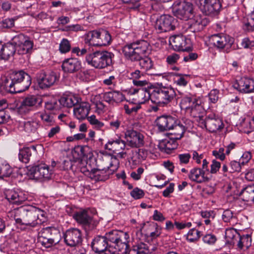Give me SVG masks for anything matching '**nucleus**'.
<instances>
[{"label":"nucleus","instance_id":"nucleus-1","mask_svg":"<svg viewBox=\"0 0 254 254\" xmlns=\"http://www.w3.org/2000/svg\"><path fill=\"white\" fill-rule=\"evenodd\" d=\"M31 77L23 70L11 71L3 79L1 87L10 93H20L29 88Z\"/></svg>","mask_w":254,"mask_h":254},{"label":"nucleus","instance_id":"nucleus-2","mask_svg":"<svg viewBox=\"0 0 254 254\" xmlns=\"http://www.w3.org/2000/svg\"><path fill=\"white\" fill-rule=\"evenodd\" d=\"M15 222L21 225L34 227L47 220L46 213L43 210L32 205L23 206L16 211Z\"/></svg>","mask_w":254,"mask_h":254},{"label":"nucleus","instance_id":"nucleus-3","mask_svg":"<svg viewBox=\"0 0 254 254\" xmlns=\"http://www.w3.org/2000/svg\"><path fill=\"white\" fill-rule=\"evenodd\" d=\"M113 254H127L129 249V235L127 232L113 230L104 235Z\"/></svg>","mask_w":254,"mask_h":254},{"label":"nucleus","instance_id":"nucleus-4","mask_svg":"<svg viewBox=\"0 0 254 254\" xmlns=\"http://www.w3.org/2000/svg\"><path fill=\"white\" fill-rule=\"evenodd\" d=\"M151 102L161 105L167 106L175 98L177 94L171 85L157 83L151 89Z\"/></svg>","mask_w":254,"mask_h":254},{"label":"nucleus","instance_id":"nucleus-5","mask_svg":"<svg viewBox=\"0 0 254 254\" xmlns=\"http://www.w3.org/2000/svg\"><path fill=\"white\" fill-rule=\"evenodd\" d=\"M114 54L106 50L96 51L86 55L87 64L97 69H103L113 64Z\"/></svg>","mask_w":254,"mask_h":254},{"label":"nucleus","instance_id":"nucleus-6","mask_svg":"<svg viewBox=\"0 0 254 254\" xmlns=\"http://www.w3.org/2000/svg\"><path fill=\"white\" fill-rule=\"evenodd\" d=\"M149 44L146 41L140 40L127 44L122 49L125 58L131 62H135L146 54Z\"/></svg>","mask_w":254,"mask_h":254},{"label":"nucleus","instance_id":"nucleus-7","mask_svg":"<svg viewBox=\"0 0 254 254\" xmlns=\"http://www.w3.org/2000/svg\"><path fill=\"white\" fill-rule=\"evenodd\" d=\"M119 160L115 156L111 158L110 166L102 167L97 165V167L91 170L89 173L88 177L95 182L105 181L108 180L110 175L113 174L118 168Z\"/></svg>","mask_w":254,"mask_h":254},{"label":"nucleus","instance_id":"nucleus-8","mask_svg":"<svg viewBox=\"0 0 254 254\" xmlns=\"http://www.w3.org/2000/svg\"><path fill=\"white\" fill-rule=\"evenodd\" d=\"M173 12L175 16L181 19L187 21L190 19L193 13L191 0L176 1L173 4Z\"/></svg>","mask_w":254,"mask_h":254},{"label":"nucleus","instance_id":"nucleus-9","mask_svg":"<svg viewBox=\"0 0 254 254\" xmlns=\"http://www.w3.org/2000/svg\"><path fill=\"white\" fill-rule=\"evenodd\" d=\"M12 43L15 44L18 55L30 54L32 53L34 43L29 36L20 33L14 36L12 39Z\"/></svg>","mask_w":254,"mask_h":254},{"label":"nucleus","instance_id":"nucleus-10","mask_svg":"<svg viewBox=\"0 0 254 254\" xmlns=\"http://www.w3.org/2000/svg\"><path fill=\"white\" fill-rule=\"evenodd\" d=\"M208 23L206 18H202L199 15L191 16L190 19L182 25V31L184 34L190 35V33H195L202 30Z\"/></svg>","mask_w":254,"mask_h":254},{"label":"nucleus","instance_id":"nucleus-11","mask_svg":"<svg viewBox=\"0 0 254 254\" xmlns=\"http://www.w3.org/2000/svg\"><path fill=\"white\" fill-rule=\"evenodd\" d=\"M42 98L36 95H28L23 99L17 108V112L21 115H27L37 110L41 106Z\"/></svg>","mask_w":254,"mask_h":254},{"label":"nucleus","instance_id":"nucleus-12","mask_svg":"<svg viewBox=\"0 0 254 254\" xmlns=\"http://www.w3.org/2000/svg\"><path fill=\"white\" fill-rule=\"evenodd\" d=\"M194 3L203 13L207 15H217L222 8L220 0H194Z\"/></svg>","mask_w":254,"mask_h":254},{"label":"nucleus","instance_id":"nucleus-13","mask_svg":"<svg viewBox=\"0 0 254 254\" xmlns=\"http://www.w3.org/2000/svg\"><path fill=\"white\" fill-rule=\"evenodd\" d=\"M178 25V20L173 16L163 14L155 22V28L158 33L167 32L175 30Z\"/></svg>","mask_w":254,"mask_h":254},{"label":"nucleus","instance_id":"nucleus-14","mask_svg":"<svg viewBox=\"0 0 254 254\" xmlns=\"http://www.w3.org/2000/svg\"><path fill=\"white\" fill-rule=\"evenodd\" d=\"M210 41L211 44L219 50H224V51L228 53L232 49L234 42V39L229 35L220 33L211 36Z\"/></svg>","mask_w":254,"mask_h":254},{"label":"nucleus","instance_id":"nucleus-15","mask_svg":"<svg viewBox=\"0 0 254 254\" xmlns=\"http://www.w3.org/2000/svg\"><path fill=\"white\" fill-rule=\"evenodd\" d=\"M169 43L176 51H189L192 48L190 39L182 35H175L170 37Z\"/></svg>","mask_w":254,"mask_h":254},{"label":"nucleus","instance_id":"nucleus-16","mask_svg":"<svg viewBox=\"0 0 254 254\" xmlns=\"http://www.w3.org/2000/svg\"><path fill=\"white\" fill-rule=\"evenodd\" d=\"M73 218L81 224L86 231H90L95 228L98 222L86 210L77 212L74 214Z\"/></svg>","mask_w":254,"mask_h":254},{"label":"nucleus","instance_id":"nucleus-17","mask_svg":"<svg viewBox=\"0 0 254 254\" xmlns=\"http://www.w3.org/2000/svg\"><path fill=\"white\" fill-rule=\"evenodd\" d=\"M65 243L70 247H77L82 242L81 231L77 228L67 230L64 235Z\"/></svg>","mask_w":254,"mask_h":254},{"label":"nucleus","instance_id":"nucleus-18","mask_svg":"<svg viewBox=\"0 0 254 254\" xmlns=\"http://www.w3.org/2000/svg\"><path fill=\"white\" fill-rule=\"evenodd\" d=\"M29 173L35 179H49L51 177L52 171L49 170V166L41 163L31 167L29 169Z\"/></svg>","mask_w":254,"mask_h":254},{"label":"nucleus","instance_id":"nucleus-19","mask_svg":"<svg viewBox=\"0 0 254 254\" xmlns=\"http://www.w3.org/2000/svg\"><path fill=\"white\" fill-rule=\"evenodd\" d=\"M233 87L242 94H250L254 92V79L248 77H243L237 80Z\"/></svg>","mask_w":254,"mask_h":254},{"label":"nucleus","instance_id":"nucleus-20","mask_svg":"<svg viewBox=\"0 0 254 254\" xmlns=\"http://www.w3.org/2000/svg\"><path fill=\"white\" fill-rule=\"evenodd\" d=\"M125 137L128 145L131 147L139 148L144 145V136L138 131L128 129L125 132Z\"/></svg>","mask_w":254,"mask_h":254},{"label":"nucleus","instance_id":"nucleus-21","mask_svg":"<svg viewBox=\"0 0 254 254\" xmlns=\"http://www.w3.org/2000/svg\"><path fill=\"white\" fill-rule=\"evenodd\" d=\"M58 79V77L54 72L45 73L41 72L37 75V82L41 89H45L53 85Z\"/></svg>","mask_w":254,"mask_h":254},{"label":"nucleus","instance_id":"nucleus-22","mask_svg":"<svg viewBox=\"0 0 254 254\" xmlns=\"http://www.w3.org/2000/svg\"><path fill=\"white\" fill-rule=\"evenodd\" d=\"M177 119L170 115H162L158 117L155 122L160 131L170 130L175 125Z\"/></svg>","mask_w":254,"mask_h":254},{"label":"nucleus","instance_id":"nucleus-23","mask_svg":"<svg viewBox=\"0 0 254 254\" xmlns=\"http://www.w3.org/2000/svg\"><path fill=\"white\" fill-rule=\"evenodd\" d=\"M6 199L11 203L20 205L27 199L23 191L15 190H7L4 192Z\"/></svg>","mask_w":254,"mask_h":254},{"label":"nucleus","instance_id":"nucleus-24","mask_svg":"<svg viewBox=\"0 0 254 254\" xmlns=\"http://www.w3.org/2000/svg\"><path fill=\"white\" fill-rule=\"evenodd\" d=\"M81 62L77 58L65 59L62 63V68L64 72L73 73L81 68Z\"/></svg>","mask_w":254,"mask_h":254},{"label":"nucleus","instance_id":"nucleus-25","mask_svg":"<svg viewBox=\"0 0 254 254\" xmlns=\"http://www.w3.org/2000/svg\"><path fill=\"white\" fill-rule=\"evenodd\" d=\"M188 177L191 181L199 184L208 182L210 180L207 174L203 172L200 168L197 167H194L190 170Z\"/></svg>","mask_w":254,"mask_h":254},{"label":"nucleus","instance_id":"nucleus-26","mask_svg":"<svg viewBox=\"0 0 254 254\" xmlns=\"http://www.w3.org/2000/svg\"><path fill=\"white\" fill-rule=\"evenodd\" d=\"M178 140L173 136L165 138L159 142L158 147L161 151L170 154L178 147Z\"/></svg>","mask_w":254,"mask_h":254},{"label":"nucleus","instance_id":"nucleus-27","mask_svg":"<svg viewBox=\"0 0 254 254\" xmlns=\"http://www.w3.org/2000/svg\"><path fill=\"white\" fill-rule=\"evenodd\" d=\"M104 236H97L92 240L91 246L92 250L97 253L108 250L109 246Z\"/></svg>","mask_w":254,"mask_h":254},{"label":"nucleus","instance_id":"nucleus-28","mask_svg":"<svg viewBox=\"0 0 254 254\" xmlns=\"http://www.w3.org/2000/svg\"><path fill=\"white\" fill-rule=\"evenodd\" d=\"M16 52V48L11 40L0 47V57L2 60H8L10 57H13Z\"/></svg>","mask_w":254,"mask_h":254},{"label":"nucleus","instance_id":"nucleus-29","mask_svg":"<svg viewBox=\"0 0 254 254\" xmlns=\"http://www.w3.org/2000/svg\"><path fill=\"white\" fill-rule=\"evenodd\" d=\"M90 110V106L88 103L81 102L74 107L73 114L79 120L85 119Z\"/></svg>","mask_w":254,"mask_h":254},{"label":"nucleus","instance_id":"nucleus-30","mask_svg":"<svg viewBox=\"0 0 254 254\" xmlns=\"http://www.w3.org/2000/svg\"><path fill=\"white\" fill-rule=\"evenodd\" d=\"M204 126L211 132H215L223 127V124L219 119L207 117L204 121Z\"/></svg>","mask_w":254,"mask_h":254},{"label":"nucleus","instance_id":"nucleus-31","mask_svg":"<svg viewBox=\"0 0 254 254\" xmlns=\"http://www.w3.org/2000/svg\"><path fill=\"white\" fill-rule=\"evenodd\" d=\"M239 238L236 243V249L238 251H247L252 245V238L250 234L239 235Z\"/></svg>","mask_w":254,"mask_h":254},{"label":"nucleus","instance_id":"nucleus-32","mask_svg":"<svg viewBox=\"0 0 254 254\" xmlns=\"http://www.w3.org/2000/svg\"><path fill=\"white\" fill-rule=\"evenodd\" d=\"M128 254H149L150 250L147 244L138 241L132 246L131 249L128 251Z\"/></svg>","mask_w":254,"mask_h":254},{"label":"nucleus","instance_id":"nucleus-33","mask_svg":"<svg viewBox=\"0 0 254 254\" xmlns=\"http://www.w3.org/2000/svg\"><path fill=\"white\" fill-rule=\"evenodd\" d=\"M126 147L125 141L121 139L109 140L105 145V148L110 151H112L115 153L124 150Z\"/></svg>","mask_w":254,"mask_h":254},{"label":"nucleus","instance_id":"nucleus-34","mask_svg":"<svg viewBox=\"0 0 254 254\" xmlns=\"http://www.w3.org/2000/svg\"><path fill=\"white\" fill-rule=\"evenodd\" d=\"M99 47L110 45L112 42V37L109 31L103 29L98 30Z\"/></svg>","mask_w":254,"mask_h":254},{"label":"nucleus","instance_id":"nucleus-35","mask_svg":"<svg viewBox=\"0 0 254 254\" xmlns=\"http://www.w3.org/2000/svg\"><path fill=\"white\" fill-rule=\"evenodd\" d=\"M240 234L234 228L227 229L225 231L226 244L230 246H234L237 240L239 238Z\"/></svg>","mask_w":254,"mask_h":254},{"label":"nucleus","instance_id":"nucleus-36","mask_svg":"<svg viewBox=\"0 0 254 254\" xmlns=\"http://www.w3.org/2000/svg\"><path fill=\"white\" fill-rule=\"evenodd\" d=\"M198 98L192 94H188L183 96L180 103V106L182 109H185L187 112L190 107L193 105Z\"/></svg>","mask_w":254,"mask_h":254},{"label":"nucleus","instance_id":"nucleus-37","mask_svg":"<svg viewBox=\"0 0 254 254\" xmlns=\"http://www.w3.org/2000/svg\"><path fill=\"white\" fill-rule=\"evenodd\" d=\"M78 102L77 98L72 95L64 94L59 100V103L63 107L71 108L74 106Z\"/></svg>","mask_w":254,"mask_h":254},{"label":"nucleus","instance_id":"nucleus-38","mask_svg":"<svg viewBox=\"0 0 254 254\" xmlns=\"http://www.w3.org/2000/svg\"><path fill=\"white\" fill-rule=\"evenodd\" d=\"M240 195L244 201L254 203V185L248 186L243 189Z\"/></svg>","mask_w":254,"mask_h":254},{"label":"nucleus","instance_id":"nucleus-39","mask_svg":"<svg viewBox=\"0 0 254 254\" xmlns=\"http://www.w3.org/2000/svg\"><path fill=\"white\" fill-rule=\"evenodd\" d=\"M32 151H36L35 146H32L30 147H25L20 149L18 154L19 160L25 163H28L32 155Z\"/></svg>","mask_w":254,"mask_h":254},{"label":"nucleus","instance_id":"nucleus-40","mask_svg":"<svg viewBox=\"0 0 254 254\" xmlns=\"http://www.w3.org/2000/svg\"><path fill=\"white\" fill-rule=\"evenodd\" d=\"M136 62H138L140 68L145 71L149 72L153 68V62L150 58L146 56V54H143V56Z\"/></svg>","mask_w":254,"mask_h":254},{"label":"nucleus","instance_id":"nucleus-41","mask_svg":"<svg viewBox=\"0 0 254 254\" xmlns=\"http://www.w3.org/2000/svg\"><path fill=\"white\" fill-rule=\"evenodd\" d=\"M170 130L172 132L170 134L177 139H181L184 135V133L186 131L185 126L180 124V122L177 120L175 125Z\"/></svg>","mask_w":254,"mask_h":254},{"label":"nucleus","instance_id":"nucleus-42","mask_svg":"<svg viewBox=\"0 0 254 254\" xmlns=\"http://www.w3.org/2000/svg\"><path fill=\"white\" fill-rule=\"evenodd\" d=\"M85 42L89 46L99 47L98 30L88 32L85 35Z\"/></svg>","mask_w":254,"mask_h":254},{"label":"nucleus","instance_id":"nucleus-43","mask_svg":"<svg viewBox=\"0 0 254 254\" xmlns=\"http://www.w3.org/2000/svg\"><path fill=\"white\" fill-rule=\"evenodd\" d=\"M39 234L40 235V236L45 238H52L55 240H58L60 232L54 227H47L43 228L41 230Z\"/></svg>","mask_w":254,"mask_h":254},{"label":"nucleus","instance_id":"nucleus-44","mask_svg":"<svg viewBox=\"0 0 254 254\" xmlns=\"http://www.w3.org/2000/svg\"><path fill=\"white\" fill-rule=\"evenodd\" d=\"M187 112H189L190 116L194 118L200 117L203 112V108L201 105V101L198 99Z\"/></svg>","mask_w":254,"mask_h":254},{"label":"nucleus","instance_id":"nucleus-45","mask_svg":"<svg viewBox=\"0 0 254 254\" xmlns=\"http://www.w3.org/2000/svg\"><path fill=\"white\" fill-rule=\"evenodd\" d=\"M242 131L246 133L254 130V118H247L244 119L240 124Z\"/></svg>","mask_w":254,"mask_h":254},{"label":"nucleus","instance_id":"nucleus-46","mask_svg":"<svg viewBox=\"0 0 254 254\" xmlns=\"http://www.w3.org/2000/svg\"><path fill=\"white\" fill-rule=\"evenodd\" d=\"M39 126L38 122L33 120L25 122L23 125L25 131L29 135L36 133Z\"/></svg>","mask_w":254,"mask_h":254},{"label":"nucleus","instance_id":"nucleus-47","mask_svg":"<svg viewBox=\"0 0 254 254\" xmlns=\"http://www.w3.org/2000/svg\"><path fill=\"white\" fill-rule=\"evenodd\" d=\"M135 92H137L138 98L142 100V101H139V103L140 104H144L145 101L149 99L151 101L152 90L150 91L146 88H141L137 90L134 89V93Z\"/></svg>","mask_w":254,"mask_h":254},{"label":"nucleus","instance_id":"nucleus-48","mask_svg":"<svg viewBox=\"0 0 254 254\" xmlns=\"http://www.w3.org/2000/svg\"><path fill=\"white\" fill-rule=\"evenodd\" d=\"M12 173V169L7 163H0V179L8 177Z\"/></svg>","mask_w":254,"mask_h":254},{"label":"nucleus","instance_id":"nucleus-49","mask_svg":"<svg viewBox=\"0 0 254 254\" xmlns=\"http://www.w3.org/2000/svg\"><path fill=\"white\" fill-rule=\"evenodd\" d=\"M141 104L138 103V104H133L132 103H129L128 104L124 105V109L127 114L130 115L133 113H136L137 111L141 109Z\"/></svg>","mask_w":254,"mask_h":254},{"label":"nucleus","instance_id":"nucleus-50","mask_svg":"<svg viewBox=\"0 0 254 254\" xmlns=\"http://www.w3.org/2000/svg\"><path fill=\"white\" fill-rule=\"evenodd\" d=\"M39 241L41 245L46 248H51L59 241L58 239L55 240L52 238H45L42 236H39Z\"/></svg>","mask_w":254,"mask_h":254},{"label":"nucleus","instance_id":"nucleus-51","mask_svg":"<svg viewBox=\"0 0 254 254\" xmlns=\"http://www.w3.org/2000/svg\"><path fill=\"white\" fill-rule=\"evenodd\" d=\"M45 110L53 112L54 114L61 109L59 101H50L45 103Z\"/></svg>","mask_w":254,"mask_h":254},{"label":"nucleus","instance_id":"nucleus-52","mask_svg":"<svg viewBox=\"0 0 254 254\" xmlns=\"http://www.w3.org/2000/svg\"><path fill=\"white\" fill-rule=\"evenodd\" d=\"M243 28L248 31H252L254 30V11L249 16L247 21L244 25Z\"/></svg>","mask_w":254,"mask_h":254},{"label":"nucleus","instance_id":"nucleus-53","mask_svg":"<svg viewBox=\"0 0 254 254\" xmlns=\"http://www.w3.org/2000/svg\"><path fill=\"white\" fill-rule=\"evenodd\" d=\"M71 50L70 41L67 39L64 38L62 40L60 46L59 50L61 53H66Z\"/></svg>","mask_w":254,"mask_h":254},{"label":"nucleus","instance_id":"nucleus-54","mask_svg":"<svg viewBox=\"0 0 254 254\" xmlns=\"http://www.w3.org/2000/svg\"><path fill=\"white\" fill-rule=\"evenodd\" d=\"M230 166V173H233L235 172H240L242 168L244 167L243 165H241L240 161H237L232 160L229 163Z\"/></svg>","mask_w":254,"mask_h":254},{"label":"nucleus","instance_id":"nucleus-55","mask_svg":"<svg viewBox=\"0 0 254 254\" xmlns=\"http://www.w3.org/2000/svg\"><path fill=\"white\" fill-rule=\"evenodd\" d=\"M200 237V232L195 229H190L188 233L187 239L193 242L197 241Z\"/></svg>","mask_w":254,"mask_h":254},{"label":"nucleus","instance_id":"nucleus-56","mask_svg":"<svg viewBox=\"0 0 254 254\" xmlns=\"http://www.w3.org/2000/svg\"><path fill=\"white\" fill-rule=\"evenodd\" d=\"M40 118L46 126H52L55 123L53 117L46 113L41 114Z\"/></svg>","mask_w":254,"mask_h":254},{"label":"nucleus","instance_id":"nucleus-57","mask_svg":"<svg viewBox=\"0 0 254 254\" xmlns=\"http://www.w3.org/2000/svg\"><path fill=\"white\" fill-rule=\"evenodd\" d=\"M87 120L90 124L94 126V127L97 129H100L103 126V123L99 121L96 118L94 115L87 118Z\"/></svg>","mask_w":254,"mask_h":254},{"label":"nucleus","instance_id":"nucleus-58","mask_svg":"<svg viewBox=\"0 0 254 254\" xmlns=\"http://www.w3.org/2000/svg\"><path fill=\"white\" fill-rule=\"evenodd\" d=\"M62 30L65 32H78L84 30V27L78 24H72L65 26Z\"/></svg>","mask_w":254,"mask_h":254},{"label":"nucleus","instance_id":"nucleus-59","mask_svg":"<svg viewBox=\"0 0 254 254\" xmlns=\"http://www.w3.org/2000/svg\"><path fill=\"white\" fill-rule=\"evenodd\" d=\"M219 91L216 89L210 91L208 94V99L209 102L211 103H216L219 99Z\"/></svg>","mask_w":254,"mask_h":254},{"label":"nucleus","instance_id":"nucleus-60","mask_svg":"<svg viewBox=\"0 0 254 254\" xmlns=\"http://www.w3.org/2000/svg\"><path fill=\"white\" fill-rule=\"evenodd\" d=\"M130 194L135 199H140L144 195V191L137 187L133 189V190L131 191Z\"/></svg>","mask_w":254,"mask_h":254},{"label":"nucleus","instance_id":"nucleus-61","mask_svg":"<svg viewBox=\"0 0 254 254\" xmlns=\"http://www.w3.org/2000/svg\"><path fill=\"white\" fill-rule=\"evenodd\" d=\"M185 76L189 77V75H178L177 78L174 79V83L177 85L181 86H186L188 84V81L185 78Z\"/></svg>","mask_w":254,"mask_h":254},{"label":"nucleus","instance_id":"nucleus-62","mask_svg":"<svg viewBox=\"0 0 254 254\" xmlns=\"http://www.w3.org/2000/svg\"><path fill=\"white\" fill-rule=\"evenodd\" d=\"M113 103H119L123 101L125 98L124 95L120 91H111Z\"/></svg>","mask_w":254,"mask_h":254},{"label":"nucleus","instance_id":"nucleus-63","mask_svg":"<svg viewBox=\"0 0 254 254\" xmlns=\"http://www.w3.org/2000/svg\"><path fill=\"white\" fill-rule=\"evenodd\" d=\"M0 26L3 28H10L14 25V19L13 18H5L0 22Z\"/></svg>","mask_w":254,"mask_h":254},{"label":"nucleus","instance_id":"nucleus-64","mask_svg":"<svg viewBox=\"0 0 254 254\" xmlns=\"http://www.w3.org/2000/svg\"><path fill=\"white\" fill-rule=\"evenodd\" d=\"M241 46L245 49H251L254 47V40H251L249 38L246 37L242 40Z\"/></svg>","mask_w":254,"mask_h":254}]
</instances>
